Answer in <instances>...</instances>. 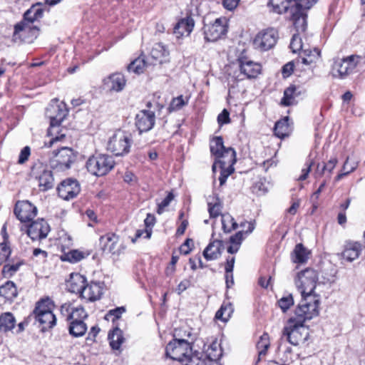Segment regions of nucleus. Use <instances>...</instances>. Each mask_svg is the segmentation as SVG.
Wrapping results in <instances>:
<instances>
[{
    "instance_id": "obj_9",
    "label": "nucleus",
    "mask_w": 365,
    "mask_h": 365,
    "mask_svg": "<svg viewBox=\"0 0 365 365\" xmlns=\"http://www.w3.org/2000/svg\"><path fill=\"white\" fill-rule=\"evenodd\" d=\"M318 282V274L313 269H306L298 273L295 284L301 295L315 294L314 291Z\"/></svg>"
},
{
    "instance_id": "obj_22",
    "label": "nucleus",
    "mask_w": 365,
    "mask_h": 365,
    "mask_svg": "<svg viewBox=\"0 0 365 365\" xmlns=\"http://www.w3.org/2000/svg\"><path fill=\"white\" fill-rule=\"evenodd\" d=\"M236 161V152L232 148L229 147L215 158V161L212 165V171L215 173L217 166H227L229 168L231 166V168H233Z\"/></svg>"
},
{
    "instance_id": "obj_57",
    "label": "nucleus",
    "mask_w": 365,
    "mask_h": 365,
    "mask_svg": "<svg viewBox=\"0 0 365 365\" xmlns=\"http://www.w3.org/2000/svg\"><path fill=\"white\" fill-rule=\"evenodd\" d=\"M73 306L71 304L65 303L61 307V314L66 318V321H70L71 312H72Z\"/></svg>"
},
{
    "instance_id": "obj_20",
    "label": "nucleus",
    "mask_w": 365,
    "mask_h": 365,
    "mask_svg": "<svg viewBox=\"0 0 365 365\" xmlns=\"http://www.w3.org/2000/svg\"><path fill=\"white\" fill-rule=\"evenodd\" d=\"M135 126L141 133L150 130L155 123V115L153 111L148 110H140L135 115Z\"/></svg>"
},
{
    "instance_id": "obj_43",
    "label": "nucleus",
    "mask_w": 365,
    "mask_h": 365,
    "mask_svg": "<svg viewBox=\"0 0 365 365\" xmlns=\"http://www.w3.org/2000/svg\"><path fill=\"white\" fill-rule=\"evenodd\" d=\"M357 167V163L355 162L351 163V164L349 162V158H346L343 167L342 171L336 177V180H340L344 176L347 175L350 173L353 172Z\"/></svg>"
},
{
    "instance_id": "obj_49",
    "label": "nucleus",
    "mask_w": 365,
    "mask_h": 365,
    "mask_svg": "<svg viewBox=\"0 0 365 365\" xmlns=\"http://www.w3.org/2000/svg\"><path fill=\"white\" fill-rule=\"evenodd\" d=\"M217 168L220 170V175L219 177L220 185H223L226 181L227 178L234 172V168H231V166H217Z\"/></svg>"
},
{
    "instance_id": "obj_35",
    "label": "nucleus",
    "mask_w": 365,
    "mask_h": 365,
    "mask_svg": "<svg viewBox=\"0 0 365 365\" xmlns=\"http://www.w3.org/2000/svg\"><path fill=\"white\" fill-rule=\"evenodd\" d=\"M68 331L69 334L74 337L82 336L87 331V326L83 321H71Z\"/></svg>"
},
{
    "instance_id": "obj_27",
    "label": "nucleus",
    "mask_w": 365,
    "mask_h": 365,
    "mask_svg": "<svg viewBox=\"0 0 365 365\" xmlns=\"http://www.w3.org/2000/svg\"><path fill=\"white\" fill-rule=\"evenodd\" d=\"M222 249V241L214 240L206 247L203 252V256L208 261L215 260L221 256Z\"/></svg>"
},
{
    "instance_id": "obj_53",
    "label": "nucleus",
    "mask_w": 365,
    "mask_h": 365,
    "mask_svg": "<svg viewBox=\"0 0 365 365\" xmlns=\"http://www.w3.org/2000/svg\"><path fill=\"white\" fill-rule=\"evenodd\" d=\"M173 198V194L172 192H169L168 195L160 202L158 203L157 212L159 215H161L164 212V209L170 205Z\"/></svg>"
},
{
    "instance_id": "obj_61",
    "label": "nucleus",
    "mask_w": 365,
    "mask_h": 365,
    "mask_svg": "<svg viewBox=\"0 0 365 365\" xmlns=\"http://www.w3.org/2000/svg\"><path fill=\"white\" fill-rule=\"evenodd\" d=\"M144 233H145V238L149 239L151 236L152 231L150 229L138 230L135 232V237L131 240L132 242H135L136 240L141 237Z\"/></svg>"
},
{
    "instance_id": "obj_5",
    "label": "nucleus",
    "mask_w": 365,
    "mask_h": 365,
    "mask_svg": "<svg viewBox=\"0 0 365 365\" xmlns=\"http://www.w3.org/2000/svg\"><path fill=\"white\" fill-rule=\"evenodd\" d=\"M238 63V70L235 71L232 74L229 73L227 77L228 85L230 88H235L237 82L245 78H255L261 73L262 66L259 63L242 58H240Z\"/></svg>"
},
{
    "instance_id": "obj_14",
    "label": "nucleus",
    "mask_w": 365,
    "mask_h": 365,
    "mask_svg": "<svg viewBox=\"0 0 365 365\" xmlns=\"http://www.w3.org/2000/svg\"><path fill=\"white\" fill-rule=\"evenodd\" d=\"M277 39V31L270 28L259 32L254 38L253 45L255 48L266 51L274 46Z\"/></svg>"
},
{
    "instance_id": "obj_7",
    "label": "nucleus",
    "mask_w": 365,
    "mask_h": 365,
    "mask_svg": "<svg viewBox=\"0 0 365 365\" xmlns=\"http://www.w3.org/2000/svg\"><path fill=\"white\" fill-rule=\"evenodd\" d=\"M283 337L294 346L304 343L309 338V330L303 323H299L294 319L290 318L282 331Z\"/></svg>"
},
{
    "instance_id": "obj_50",
    "label": "nucleus",
    "mask_w": 365,
    "mask_h": 365,
    "mask_svg": "<svg viewBox=\"0 0 365 365\" xmlns=\"http://www.w3.org/2000/svg\"><path fill=\"white\" fill-rule=\"evenodd\" d=\"M21 264L16 263L14 264H5L2 269V274L4 277H11L13 276L19 269Z\"/></svg>"
},
{
    "instance_id": "obj_26",
    "label": "nucleus",
    "mask_w": 365,
    "mask_h": 365,
    "mask_svg": "<svg viewBox=\"0 0 365 365\" xmlns=\"http://www.w3.org/2000/svg\"><path fill=\"white\" fill-rule=\"evenodd\" d=\"M195 21L191 16L181 19L174 26L173 33L177 38L190 35L193 30Z\"/></svg>"
},
{
    "instance_id": "obj_23",
    "label": "nucleus",
    "mask_w": 365,
    "mask_h": 365,
    "mask_svg": "<svg viewBox=\"0 0 365 365\" xmlns=\"http://www.w3.org/2000/svg\"><path fill=\"white\" fill-rule=\"evenodd\" d=\"M103 294V284L100 282H86L81 297L86 301L93 302L100 299Z\"/></svg>"
},
{
    "instance_id": "obj_38",
    "label": "nucleus",
    "mask_w": 365,
    "mask_h": 365,
    "mask_svg": "<svg viewBox=\"0 0 365 365\" xmlns=\"http://www.w3.org/2000/svg\"><path fill=\"white\" fill-rule=\"evenodd\" d=\"M219 345L217 343L212 344L207 349L206 359H202L206 361V365H212L213 361H217L221 356V350H218Z\"/></svg>"
},
{
    "instance_id": "obj_2",
    "label": "nucleus",
    "mask_w": 365,
    "mask_h": 365,
    "mask_svg": "<svg viewBox=\"0 0 365 365\" xmlns=\"http://www.w3.org/2000/svg\"><path fill=\"white\" fill-rule=\"evenodd\" d=\"M267 6L273 13L288 15L293 22L297 31H304L307 28V20L299 12V9L294 6L290 0H268Z\"/></svg>"
},
{
    "instance_id": "obj_13",
    "label": "nucleus",
    "mask_w": 365,
    "mask_h": 365,
    "mask_svg": "<svg viewBox=\"0 0 365 365\" xmlns=\"http://www.w3.org/2000/svg\"><path fill=\"white\" fill-rule=\"evenodd\" d=\"M41 3L34 4L24 13L23 20L14 26V38L19 32L31 29L30 24L42 18L43 9L41 8Z\"/></svg>"
},
{
    "instance_id": "obj_42",
    "label": "nucleus",
    "mask_w": 365,
    "mask_h": 365,
    "mask_svg": "<svg viewBox=\"0 0 365 365\" xmlns=\"http://www.w3.org/2000/svg\"><path fill=\"white\" fill-rule=\"evenodd\" d=\"M187 103L188 98L184 99L182 96L173 98L168 108V112L172 113L173 111L179 110Z\"/></svg>"
},
{
    "instance_id": "obj_54",
    "label": "nucleus",
    "mask_w": 365,
    "mask_h": 365,
    "mask_svg": "<svg viewBox=\"0 0 365 365\" xmlns=\"http://www.w3.org/2000/svg\"><path fill=\"white\" fill-rule=\"evenodd\" d=\"M208 212L211 218H215L221 214V205L219 202H208Z\"/></svg>"
},
{
    "instance_id": "obj_46",
    "label": "nucleus",
    "mask_w": 365,
    "mask_h": 365,
    "mask_svg": "<svg viewBox=\"0 0 365 365\" xmlns=\"http://www.w3.org/2000/svg\"><path fill=\"white\" fill-rule=\"evenodd\" d=\"M277 303L282 311L286 312L294 304V299L292 294H287L279 299Z\"/></svg>"
},
{
    "instance_id": "obj_51",
    "label": "nucleus",
    "mask_w": 365,
    "mask_h": 365,
    "mask_svg": "<svg viewBox=\"0 0 365 365\" xmlns=\"http://www.w3.org/2000/svg\"><path fill=\"white\" fill-rule=\"evenodd\" d=\"M293 53H297L302 49V41L299 34H294L289 46Z\"/></svg>"
},
{
    "instance_id": "obj_10",
    "label": "nucleus",
    "mask_w": 365,
    "mask_h": 365,
    "mask_svg": "<svg viewBox=\"0 0 365 365\" xmlns=\"http://www.w3.org/2000/svg\"><path fill=\"white\" fill-rule=\"evenodd\" d=\"M53 153V156L50 160L51 166L61 171L69 169L76 158L73 150L68 147H62L58 150H54Z\"/></svg>"
},
{
    "instance_id": "obj_12",
    "label": "nucleus",
    "mask_w": 365,
    "mask_h": 365,
    "mask_svg": "<svg viewBox=\"0 0 365 365\" xmlns=\"http://www.w3.org/2000/svg\"><path fill=\"white\" fill-rule=\"evenodd\" d=\"M31 175L38 180L40 190L47 191L53 187L54 178L52 171L42 163L34 165L31 168Z\"/></svg>"
},
{
    "instance_id": "obj_18",
    "label": "nucleus",
    "mask_w": 365,
    "mask_h": 365,
    "mask_svg": "<svg viewBox=\"0 0 365 365\" xmlns=\"http://www.w3.org/2000/svg\"><path fill=\"white\" fill-rule=\"evenodd\" d=\"M50 226L43 218L32 222L26 228V233L32 240H42L47 237Z\"/></svg>"
},
{
    "instance_id": "obj_55",
    "label": "nucleus",
    "mask_w": 365,
    "mask_h": 365,
    "mask_svg": "<svg viewBox=\"0 0 365 365\" xmlns=\"http://www.w3.org/2000/svg\"><path fill=\"white\" fill-rule=\"evenodd\" d=\"M11 255V249L6 243L0 244V264L6 260Z\"/></svg>"
},
{
    "instance_id": "obj_59",
    "label": "nucleus",
    "mask_w": 365,
    "mask_h": 365,
    "mask_svg": "<svg viewBox=\"0 0 365 365\" xmlns=\"http://www.w3.org/2000/svg\"><path fill=\"white\" fill-rule=\"evenodd\" d=\"M230 113L224 109L217 116V123L220 125L230 123Z\"/></svg>"
},
{
    "instance_id": "obj_3",
    "label": "nucleus",
    "mask_w": 365,
    "mask_h": 365,
    "mask_svg": "<svg viewBox=\"0 0 365 365\" xmlns=\"http://www.w3.org/2000/svg\"><path fill=\"white\" fill-rule=\"evenodd\" d=\"M53 306V302L49 298L38 301L34 311L29 316V319H34L35 322H38L43 331L53 328L56 324V316L52 312Z\"/></svg>"
},
{
    "instance_id": "obj_32",
    "label": "nucleus",
    "mask_w": 365,
    "mask_h": 365,
    "mask_svg": "<svg viewBox=\"0 0 365 365\" xmlns=\"http://www.w3.org/2000/svg\"><path fill=\"white\" fill-rule=\"evenodd\" d=\"M168 50L162 43H157L154 44L150 51L151 57L154 60L158 61L159 63H163L165 58L168 56Z\"/></svg>"
},
{
    "instance_id": "obj_11",
    "label": "nucleus",
    "mask_w": 365,
    "mask_h": 365,
    "mask_svg": "<svg viewBox=\"0 0 365 365\" xmlns=\"http://www.w3.org/2000/svg\"><path fill=\"white\" fill-rule=\"evenodd\" d=\"M361 59V57L356 55L334 59L332 66L333 75L340 78L346 77L354 70Z\"/></svg>"
},
{
    "instance_id": "obj_40",
    "label": "nucleus",
    "mask_w": 365,
    "mask_h": 365,
    "mask_svg": "<svg viewBox=\"0 0 365 365\" xmlns=\"http://www.w3.org/2000/svg\"><path fill=\"white\" fill-rule=\"evenodd\" d=\"M233 312L232 304L230 303H223L220 309L216 312L215 318L222 322H227Z\"/></svg>"
},
{
    "instance_id": "obj_36",
    "label": "nucleus",
    "mask_w": 365,
    "mask_h": 365,
    "mask_svg": "<svg viewBox=\"0 0 365 365\" xmlns=\"http://www.w3.org/2000/svg\"><path fill=\"white\" fill-rule=\"evenodd\" d=\"M210 148L212 155L216 158L224 150H226L227 148L225 147L222 138L221 136H216L210 141Z\"/></svg>"
},
{
    "instance_id": "obj_44",
    "label": "nucleus",
    "mask_w": 365,
    "mask_h": 365,
    "mask_svg": "<svg viewBox=\"0 0 365 365\" xmlns=\"http://www.w3.org/2000/svg\"><path fill=\"white\" fill-rule=\"evenodd\" d=\"M269 346V336L267 334H264L261 336L257 344V348L259 350V356H264Z\"/></svg>"
},
{
    "instance_id": "obj_16",
    "label": "nucleus",
    "mask_w": 365,
    "mask_h": 365,
    "mask_svg": "<svg viewBox=\"0 0 365 365\" xmlns=\"http://www.w3.org/2000/svg\"><path fill=\"white\" fill-rule=\"evenodd\" d=\"M203 30L207 41H216L227 33L226 19L218 18L212 24H205Z\"/></svg>"
},
{
    "instance_id": "obj_8",
    "label": "nucleus",
    "mask_w": 365,
    "mask_h": 365,
    "mask_svg": "<svg viewBox=\"0 0 365 365\" xmlns=\"http://www.w3.org/2000/svg\"><path fill=\"white\" fill-rule=\"evenodd\" d=\"M115 165L113 158L109 155L99 154L90 157L86 164L88 171L96 176H103L109 173Z\"/></svg>"
},
{
    "instance_id": "obj_24",
    "label": "nucleus",
    "mask_w": 365,
    "mask_h": 365,
    "mask_svg": "<svg viewBox=\"0 0 365 365\" xmlns=\"http://www.w3.org/2000/svg\"><path fill=\"white\" fill-rule=\"evenodd\" d=\"M126 83L124 76L122 73H116L110 75L103 80V84L106 88L110 91H121Z\"/></svg>"
},
{
    "instance_id": "obj_21",
    "label": "nucleus",
    "mask_w": 365,
    "mask_h": 365,
    "mask_svg": "<svg viewBox=\"0 0 365 365\" xmlns=\"http://www.w3.org/2000/svg\"><path fill=\"white\" fill-rule=\"evenodd\" d=\"M100 245L104 253L112 255H120V250L118 244L119 237L114 233H108L101 236L99 239Z\"/></svg>"
},
{
    "instance_id": "obj_6",
    "label": "nucleus",
    "mask_w": 365,
    "mask_h": 365,
    "mask_svg": "<svg viewBox=\"0 0 365 365\" xmlns=\"http://www.w3.org/2000/svg\"><path fill=\"white\" fill-rule=\"evenodd\" d=\"M132 143V135L130 133L118 130L110 137L107 149L116 156H123L130 153Z\"/></svg>"
},
{
    "instance_id": "obj_62",
    "label": "nucleus",
    "mask_w": 365,
    "mask_h": 365,
    "mask_svg": "<svg viewBox=\"0 0 365 365\" xmlns=\"http://www.w3.org/2000/svg\"><path fill=\"white\" fill-rule=\"evenodd\" d=\"M294 63L289 62L286 63L282 69V75L284 78L289 77L294 71Z\"/></svg>"
},
{
    "instance_id": "obj_4",
    "label": "nucleus",
    "mask_w": 365,
    "mask_h": 365,
    "mask_svg": "<svg viewBox=\"0 0 365 365\" xmlns=\"http://www.w3.org/2000/svg\"><path fill=\"white\" fill-rule=\"evenodd\" d=\"M320 296L318 294L302 295V299L298 304L294 316L291 317L299 323H304L317 317L319 314Z\"/></svg>"
},
{
    "instance_id": "obj_37",
    "label": "nucleus",
    "mask_w": 365,
    "mask_h": 365,
    "mask_svg": "<svg viewBox=\"0 0 365 365\" xmlns=\"http://www.w3.org/2000/svg\"><path fill=\"white\" fill-rule=\"evenodd\" d=\"M289 117H285L283 119L278 120L274 125V134L280 138H283L288 135L289 132Z\"/></svg>"
},
{
    "instance_id": "obj_58",
    "label": "nucleus",
    "mask_w": 365,
    "mask_h": 365,
    "mask_svg": "<svg viewBox=\"0 0 365 365\" xmlns=\"http://www.w3.org/2000/svg\"><path fill=\"white\" fill-rule=\"evenodd\" d=\"M30 154V148L29 146L24 147L19 154L18 163L19 164H24L29 159Z\"/></svg>"
},
{
    "instance_id": "obj_63",
    "label": "nucleus",
    "mask_w": 365,
    "mask_h": 365,
    "mask_svg": "<svg viewBox=\"0 0 365 365\" xmlns=\"http://www.w3.org/2000/svg\"><path fill=\"white\" fill-rule=\"evenodd\" d=\"M240 0H223V6L230 11L235 9L239 4Z\"/></svg>"
},
{
    "instance_id": "obj_30",
    "label": "nucleus",
    "mask_w": 365,
    "mask_h": 365,
    "mask_svg": "<svg viewBox=\"0 0 365 365\" xmlns=\"http://www.w3.org/2000/svg\"><path fill=\"white\" fill-rule=\"evenodd\" d=\"M16 324V319L11 312H4L0 315V332L11 331Z\"/></svg>"
},
{
    "instance_id": "obj_39",
    "label": "nucleus",
    "mask_w": 365,
    "mask_h": 365,
    "mask_svg": "<svg viewBox=\"0 0 365 365\" xmlns=\"http://www.w3.org/2000/svg\"><path fill=\"white\" fill-rule=\"evenodd\" d=\"M222 225L225 232L228 233L237 229L238 225L235 219L229 214H222Z\"/></svg>"
},
{
    "instance_id": "obj_29",
    "label": "nucleus",
    "mask_w": 365,
    "mask_h": 365,
    "mask_svg": "<svg viewBox=\"0 0 365 365\" xmlns=\"http://www.w3.org/2000/svg\"><path fill=\"white\" fill-rule=\"evenodd\" d=\"M304 92L299 87L292 85L287 88L284 91V96L282 98L281 104L284 106H289L296 103V98L302 95Z\"/></svg>"
},
{
    "instance_id": "obj_25",
    "label": "nucleus",
    "mask_w": 365,
    "mask_h": 365,
    "mask_svg": "<svg viewBox=\"0 0 365 365\" xmlns=\"http://www.w3.org/2000/svg\"><path fill=\"white\" fill-rule=\"evenodd\" d=\"M87 282L86 278L79 273H72L67 281L66 286L69 292L81 294Z\"/></svg>"
},
{
    "instance_id": "obj_28",
    "label": "nucleus",
    "mask_w": 365,
    "mask_h": 365,
    "mask_svg": "<svg viewBox=\"0 0 365 365\" xmlns=\"http://www.w3.org/2000/svg\"><path fill=\"white\" fill-rule=\"evenodd\" d=\"M361 252V245L357 242L346 243L344 251L341 252L343 259L348 262H352L359 257Z\"/></svg>"
},
{
    "instance_id": "obj_34",
    "label": "nucleus",
    "mask_w": 365,
    "mask_h": 365,
    "mask_svg": "<svg viewBox=\"0 0 365 365\" xmlns=\"http://www.w3.org/2000/svg\"><path fill=\"white\" fill-rule=\"evenodd\" d=\"M17 289L15 284L11 281L6 282L0 287V296L7 300H12L17 296Z\"/></svg>"
},
{
    "instance_id": "obj_52",
    "label": "nucleus",
    "mask_w": 365,
    "mask_h": 365,
    "mask_svg": "<svg viewBox=\"0 0 365 365\" xmlns=\"http://www.w3.org/2000/svg\"><path fill=\"white\" fill-rule=\"evenodd\" d=\"M144 64V61L140 59H135L128 65V69L129 71H132L136 73H140L143 72Z\"/></svg>"
},
{
    "instance_id": "obj_64",
    "label": "nucleus",
    "mask_w": 365,
    "mask_h": 365,
    "mask_svg": "<svg viewBox=\"0 0 365 365\" xmlns=\"http://www.w3.org/2000/svg\"><path fill=\"white\" fill-rule=\"evenodd\" d=\"M190 286V281L188 279H183L180 282L178 286L177 292L178 294H180L185 290H186Z\"/></svg>"
},
{
    "instance_id": "obj_19",
    "label": "nucleus",
    "mask_w": 365,
    "mask_h": 365,
    "mask_svg": "<svg viewBox=\"0 0 365 365\" xmlns=\"http://www.w3.org/2000/svg\"><path fill=\"white\" fill-rule=\"evenodd\" d=\"M80 190L78 182L71 178L62 181L57 187L58 196L66 200L76 197L80 192Z\"/></svg>"
},
{
    "instance_id": "obj_60",
    "label": "nucleus",
    "mask_w": 365,
    "mask_h": 365,
    "mask_svg": "<svg viewBox=\"0 0 365 365\" xmlns=\"http://www.w3.org/2000/svg\"><path fill=\"white\" fill-rule=\"evenodd\" d=\"M337 159L336 158H331L327 163L323 165L322 168V174L324 172V170H327L331 173L333 169L335 168L337 164Z\"/></svg>"
},
{
    "instance_id": "obj_48",
    "label": "nucleus",
    "mask_w": 365,
    "mask_h": 365,
    "mask_svg": "<svg viewBox=\"0 0 365 365\" xmlns=\"http://www.w3.org/2000/svg\"><path fill=\"white\" fill-rule=\"evenodd\" d=\"M125 312V309L123 307H117L115 309L110 310L105 316V319L107 320L111 319L113 322L120 318L121 315Z\"/></svg>"
},
{
    "instance_id": "obj_47",
    "label": "nucleus",
    "mask_w": 365,
    "mask_h": 365,
    "mask_svg": "<svg viewBox=\"0 0 365 365\" xmlns=\"http://www.w3.org/2000/svg\"><path fill=\"white\" fill-rule=\"evenodd\" d=\"M235 264V257L228 258L225 264V281L229 284V277H231V284H234L233 268Z\"/></svg>"
},
{
    "instance_id": "obj_56",
    "label": "nucleus",
    "mask_w": 365,
    "mask_h": 365,
    "mask_svg": "<svg viewBox=\"0 0 365 365\" xmlns=\"http://www.w3.org/2000/svg\"><path fill=\"white\" fill-rule=\"evenodd\" d=\"M192 246H193L192 240L187 239L185 241V242L180 247V253L183 254L185 255H188L191 252Z\"/></svg>"
},
{
    "instance_id": "obj_45",
    "label": "nucleus",
    "mask_w": 365,
    "mask_h": 365,
    "mask_svg": "<svg viewBox=\"0 0 365 365\" xmlns=\"http://www.w3.org/2000/svg\"><path fill=\"white\" fill-rule=\"evenodd\" d=\"M71 317V321H83L84 319H86L88 317V314L85 311L84 308L82 307H73L72 309V312H71V315H69Z\"/></svg>"
},
{
    "instance_id": "obj_1",
    "label": "nucleus",
    "mask_w": 365,
    "mask_h": 365,
    "mask_svg": "<svg viewBox=\"0 0 365 365\" xmlns=\"http://www.w3.org/2000/svg\"><path fill=\"white\" fill-rule=\"evenodd\" d=\"M166 356L182 365H206L202 354L192 351L191 343L186 339H174L165 349Z\"/></svg>"
},
{
    "instance_id": "obj_15",
    "label": "nucleus",
    "mask_w": 365,
    "mask_h": 365,
    "mask_svg": "<svg viewBox=\"0 0 365 365\" xmlns=\"http://www.w3.org/2000/svg\"><path fill=\"white\" fill-rule=\"evenodd\" d=\"M68 113L66 105L63 102H59L57 100L51 102L46 111V116L50 119L51 127L59 126Z\"/></svg>"
},
{
    "instance_id": "obj_17",
    "label": "nucleus",
    "mask_w": 365,
    "mask_h": 365,
    "mask_svg": "<svg viewBox=\"0 0 365 365\" xmlns=\"http://www.w3.org/2000/svg\"><path fill=\"white\" fill-rule=\"evenodd\" d=\"M14 214L21 222H26L36 216L37 208L28 200L18 201L14 207Z\"/></svg>"
},
{
    "instance_id": "obj_41",
    "label": "nucleus",
    "mask_w": 365,
    "mask_h": 365,
    "mask_svg": "<svg viewBox=\"0 0 365 365\" xmlns=\"http://www.w3.org/2000/svg\"><path fill=\"white\" fill-rule=\"evenodd\" d=\"M85 257V255L83 252L77 250H71L67 253H65L61 256L62 261H67L71 263H76Z\"/></svg>"
},
{
    "instance_id": "obj_33",
    "label": "nucleus",
    "mask_w": 365,
    "mask_h": 365,
    "mask_svg": "<svg viewBox=\"0 0 365 365\" xmlns=\"http://www.w3.org/2000/svg\"><path fill=\"white\" fill-rule=\"evenodd\" d=\"M108 337L113 349L118 350L124 341L123 331L118 327H115L110 331Z\"/></svg>"
},
{
    "instance_id": "obj_31",
    "label": "nucleus",
    "mask_w": 365,
    "mask_h": 365,
    "mask_svg": "<svg viewBox=\"0 0 365 365\" xmlns=\"http://www.w3.org/2000/svg\"><path fill=\"white\" fill-rule=\"evenodd\" d=\"M310 251L302 243L297 244L292 252L293 262L295 263H304L309 259Z\"/></svg>"
}]
</instances>
